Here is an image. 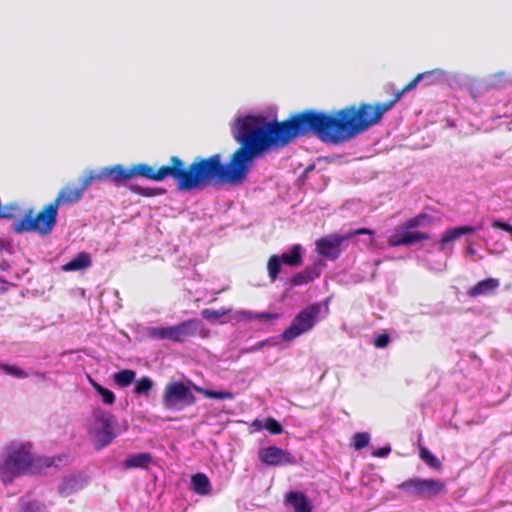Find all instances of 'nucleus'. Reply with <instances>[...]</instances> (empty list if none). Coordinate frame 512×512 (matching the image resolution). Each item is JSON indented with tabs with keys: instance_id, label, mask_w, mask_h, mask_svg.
I'll return each mask as SVG.
<instances>
[{
	"instance_id": "obj_22",
	"label": "nucleus",
	"mask_w": 512,
	"mask_h": 512,
	"mask_svg": "<svg viewBox=\"0 0 512 512\" xmlns=\"http://www.w3.org/2000/svg\"><path fill=\"white\" fill-rule=\"evenodd\" d=\"M191 483L194 491L199 495H207L210 492L209 478L203 473H197L192 476Z\"/></svg>"
},
{
	"instance_id": "obj_36",
	"label": "nucleus",
	"mask_w": 512,
	"mask_h": 512,
	"mask_svg": "<svg viewBox=\"0 0 512 512\" xmlns=\"http://www.w3.org/2000/svg\"><path fill=\"white\" fill-rule=\"evenodd\" d=\"M225 314V312L219 311V310H213V309H204L201 312V315L206 320H217L220 317H222Z\"/></svg>"
},
{
	"instance_id": "obj_37",
	"label": "nucleus",
	"mask_w": 512,
	"mask_h": 512,
	"mask_svg": "<svg viewBox=\"0 0 512 512\" xmlns=\"http://www.w3.org/2000/svg\"><path fill=\"white\" fill-rule=\"evenodd\" d=\"M390 341L388 334H380L374 340V345L377 348H385Z\"/></svg>"
},
{
	"instance_id": "obj_45",
	"label": "nucleus",
	"mask_w": 512,
	"mask_h": 512,
	"mask_svg": "<svg viewBox=\"0 0 512 512\" xmlns=\"http://www.w3.org/2000/svg\"><path fill=\"white\" fill-rule=\"evenodd\" d=\"M0 281H1V282H3V283H5V281H3V280H1V279H0Z\"/></svg>"
},
{
	"instance_id": "obj_2",
	"label": "nucleus",
	"mask_w": 512,
	"mask_h": 512,
	"mask_svg": "<svg viewBox=\"0 0 512 512\" xmlns=\"http://www.w3.org/2000/svg\"><path fill=\"white\" fill-rule=\"evenodd\" d=\"M433 73L444 74L440 69L417 74L394 97L386 102L370 104L362 102L357 105L345 106L333 112L306 109L301 111L310 134L323 143L342 144L362 134L370 127L378 124L383 115L400 101L402 96L415 89L418 83Z\"/></svg>"
},
{
	"instance_id": "obj_35",
	"label": "nucleus",
	"mask_w": 512,
	"mask_h": 512,
	"mask_svg": "<svg viewBox=\"0 0 512 512\" xmlns=\"http://www.w3.org/2000/svg\"><path fill=\"white\" fill-rule=\"evenodd\" d=\"M264 427L273 435H279L283 432L282 425L272 417L266 419Z\"/></svg>"
},
{
	"instance_id": "obj_5",
	"label": "nucleus",
	"mask_w": 512,
	"mask_h": 512,
	"mask_svg": "<svg viewBox=\"0 0 512 512\" xmlns=\"http://www.w3.org/2000/svg\"><path fill=\"white\" fill-rule=\"evenodd\" d=\"M200 326V320L188 319L172 326L150 327L147 330V334L152 339L183 343L190 338L196 337Z\"/></svg>"
},
{
	"instance_id": "obj_32",
	"label": "nucleus",
	"mask_w": 512,
	"mask_h": 512,
	"mask_svg": "<svg viewBox=\"0 0 512 512\" xmlns=\"http://www.w3.org/2000/svg\"><path fill=\"white\" fill-rule=\"evenodd\" d=\"M370 436L366 432H358L353 436V446L356 450L363 449L369 444Z\"/></svg>"
},
{
	"instance_id": "obj_20",
	"label": "nucleus",
	"mask_w": 512,
	"mask_h": 512,
	"mask_svg": "<svg viewBox=\"0 0 512 512\" xmlns=\"http://www.w3.org/2000/svg\"><path fill=\"white\" fill-rule=\"evenodd\" d=\"M279 258L287 266H300L302 264V246L299 244L293 245L288 252L282 253Z\"/></svg>"
},
{
	"instance_id": "obj_28",
	"label": "nucleus",
	"mask_w": 512,
	"mask_h": 512,
	"mask_svg": "<svg viewBox=\"0 0 512 512\" xmlns=\"http://www.w3.org/2000/svg\"><path fill=\"white\" fill-rule=\"evenodd\" d=\"M154 386L153 380L148 376H143L140 379L136 380L134 393L136 395H144L147 396L151 389Z\"/></svg>"
},
{
	"instance_id": "obj_42",
	"label": "nucleus",
	"mask_w": 512,
	"mask_h": 512,
	"mask_svg": "<svg viewBox=\"0 0 512 512\" xmlns=\"http://www.w3.org/2000/svg\"><path fill=\"white\" fill-rule=\"evenodd\" d=\"M466 253L470 255H474L476 253L475 249L472 246H468L466 248Z\"/></svg>"
},
{
	"instance_id": "obj_6",
	"label": "nucleus",
	"mask_w": 512,
	"mask_h": 512,
	"mask_svg": "<svg viewBox=\"0 0 512 512\" xmlns=\"http://www.w3.org/2000/svg\"><path fill=\"white\" fill-rule=\"evenodd\" d=\"M107 176L108 181L116 186L137 176L153 181H163L162 166L155 170L147 163H138L130 167H124L121 164L107 166Z\"/></svg>"
},
{
	"instance_id": "obj_30",
	"label": "nucleus",
	"mask_w": 512,
	"mask_h": 512,
	"mask_svg": "<svg viewBox=\"0 0 512 512\" xmlns=\"http://www.w3.org/2000/svg\"><path fill=\"white\" fill-rule=\"evenodd\" d=\"M419 456L429 467L436 470L442 468L441 462L426 447L420 448Z\"/></svg>"
},
{
	"instance_id": "obj_14",
	"label": "nucleus",
	"mask_w": 512,
	"mask_h": 512,
	"mask_svg": "<svg viewBox=\"0 0 512 512\" xmlns=\"http://www.w3.org/2000/svg\"><path fill=\"white\" fill-rule=\"evenodd\" d=\"M475 231V227L468 225L448 228L442 233L440 240L436 243L437 249L441 252L452 251L453 247L449 248L452 242L458 240L463 235L472 234Z\"/></svg>"
},
{
	"instance_id": "obj_44",
	"label": "nucleus",
	"mask_w": 512,
	"mask_h": 512,
	"mask_svg": "<svg viewBox=\"0 0 512 512\" xmlns=\"http://www.w3.org/2000/svg\"><path fill=\"white\" fill-rule=\"evenodd\" d=\"M263 345H264V343H263V342H258V343L256 344V346H255L253 349H259V348H261Z\"/></svg>"
},
{
	"instance_id": "obj_23",
	"label": "nucleus",
	"mask_w": 512,
	"mask_h": 512,
	"mask_svg": "<svg viewBox=\"0 0 512 512\" xmlns=\"http://www.w3.org/2000/svg\"><path fill=\"white\" fill-rule=\"evenodd\" d=\"M433 222L432 216L426 213H420L414 217L407 219L402 226L407 230H414L418 227L430 225Z\"/></svg>"
},
{
	"instance_id": "obj_9",
	"label": "nucleus",
	"mask_w": 512,
	"mask_h": 512,
	"mask_svg": "<svg viewBox=\"0 0 512 512\" xmlns=\"http://www.w3.org/2000/svg\"><path fill=\"white\" fill-rule=\"evenodd\" d=\"M398 489L421 499H431L446 492V485L439 479L410 478L398 485Z\"/></svg>"
},
{
	"instance_id": "obj_1",
	"label": "nucleus",
	"mask_w": 512,
	"mask_h": 512,
	"mask_svg": "<svg viewBox=\"0 0 512 512\" xmlns=\"http://www.w3.org/2000/svg\"><path fill=\"white\" fill-rule=\"evenodd\" d=\"M232 135L240 146L227 164L220 154L196 157L185 166L178 156H171L162 166L163 180L171 177L179 191L203 190L215 184H242L254 159L269 150H280L294 139L310 135L302 112L291 114L283 121H267L262 116H245L235 121Z\"/></svg>"
},
{
	"instance_id": "obj_25",
	"label": "nucleus",
	"mask_w": 512,
	"mask_h": 512,
	"mask_svg": "<svg viewBox=\"0 0 512 512\" xmlns=\"http://www.w3.org/2000/svg\"><path fill=\"white\" fill-rule=\"evenodd\" d=\"M193 389L196 392H198L210 399L225 400V399H233V397H234L233 393L230 391H214V390H209V389L199 387L197 385H193Z\"/></svg>"
},
{
	"instance_id": "obj_4",
	"label": "nucleus",
	"mask_w": 512,
	"mask_h": 512,
	"mask_svg": "<svg viewBox=\"0 0 512 512\" xmlns=\"http://www.w3.org/2000/svg\"><path fill=\"white\" fill-rule=\"evenodd\" d=\"M58 209L50 202L37 214L33 209L25 212L24 216L12 224L16 234L36 232L41 236L49 235L57 223Z\"/></svg>"
},
{
	"instance_id": "obj_24",
	"label": "nucleus",
	"mask_w": 512,
	"mask_h": 512,
	"mask_svg": "<svg viewBox=\"0 0 512 512\" xmlns=\"http://www.w3.org/2000/svg\"><path fill=\"white\" fill-rule=\"evenodd\" d=\"M128 189L130 192L135 193L137 195L143 196V197H155L158 195H163L166 190L164 188H150V187H142L137 184H131L128 186Z\"/></svg>"
},
{
	"instance_id": "obj_27",
	"label": "nucleus",
	"mask_w": 512,
	"mask_h": 512,
	"mask_svg": "<svg viewBox=\"0 0 512 512\" xmlns=\"http://www.w3.org/2000/svg\"><path fill=\"white\" fill-rule=\"evenodd\" d=\"M105 180H108L107 166L103 167L100 171H90L88 175L82 179L81 184L86 191L92 182Z\"/></svg>"
},
{
	"instance_id": "obj_8",
	"label": "nucleus",
	"mask_w": 512,
	"mask_h": 512,
	"mask_svg": "<svg viewBox=\"0 0 512 512\" xmlns=\"http://www.w3.org/2000/svg\"><path fill=\"white\" fill-rule=\"evenodd\" d=\"M321 304L313 303L302 309L292 320L290 326L282 333V339L290 342L310 331L318 321Z\"/></svg>"
},
{
	"instance_id": "obj_7",
	"label": "nucleus",
	"mask_w": 512,
	"mask_h": 512,
	"mask_svg": "<svg viewBox=\"0 0 512 512\" xmlns=\"http://www.w3.org/2000/svg\"><path fill=\"white\" fill-rule=\"evenodd\" d=\"M192 381H170L163 390L162 404L167 410H181L196 403V397L191 391Z\"/></svg>"
},
{
	"instance_id": "obj_40",
	"label": "nucleus",
	"mask_w": 512,
	"mask_h": 512,
	"mask_svg": "<svg viewBox=\"0 0 512 512\" xmlns=\"http://www.w3.org/2000/svg\"><path fill=\"white\" fill-rule=\"evenodd\" d=\"M23 512H43V509L39 506L30 504L26 507V509Z\"/></svg>"
},
{
	"instance_id": "obj_19",
	"label": "nucleus",
	"mask_w": 512,
	"mask_h": 512,
	"mask_svg": "<svg viewBox=\"0 0 512 512\" xmlns=\"http://www.w3.org/2000/svg\"><path fill=\"white\" fill-rule=\"evenodd\" d=\"M319 276L320 272L315 267H306L293 275L290 282L293 286H301L314 281Z\"/></svg>"
},
{
	"instance_id": "obj_11",
	"label": "nucleus",
	"mask_w": 512,
	"mask_h": 512,
	"mask_svg": "<svg viewBox=\"0 0 512 512\" xmlns=\"http://www.w3.org/2000/svg\"><path fill=\"white\" fill-rule=\"evenodd\" d=\"M373 235L374 232L368 228H359L349 231L345 235L331 234L316 241L318 252L326 258L337 259L340 255V245L345 241L357 235Z\"/></svg>"
},
{
	"instance_id": "obj_16",
	"label": "nucleus",
	"mask_w": 512,
	"mask_h": 512,
	"mask_svg": "<svg viewBox=\"0 0 512 512\" xmlns=\"http://www.w3.org/2000/svg\"><path fill=\"white\" fill-rule=\"evenodd\" d=\"M500 285L496 278H487L479 281L474 286L468 289L467 295L470 297H479L493 293Z\"/></svg>"
},
{
	"instance_id": "obj_39",
	"label": "nucleus",
	"mask_w": 512,
	"mask_h": 512,
	"mask_svg": "<svg viewBox=\"0 0 512 512\" xmlns=\"http://www.w3.org/2000/svg\"><path fill=\"white\" fill-rule=\"evenodd\" d=\"M390 447H381L373 452L374 457H386L390 453Z\"/></svg>"
},
{
	"instance_id": "obj_10",
	"label": "nucleus",
	"mask_w": 512,
	"mask_h": 512,
	"mask_svg": "<svg viewBox=\"0 0 512 512\" xmlns=\"http://www.w3.org/2000/svg\"><path fill=\"white\" fill-rule=\"evenodd\" d=\"M93 417L92 434L96 442V449L100 450L108 446L116 437L113 416L106 411L97 409L94 411Z\"/></svg>"
},
{
	"instance_id": "obj_21",
	"label": "nucleus",
	"mask_w": 512,
	"mask_h": 512,
	"mask_svg": "<svg viewBox=\"0 0 512 512\" xmlns=\"http://www.w3.org/2000/svg\"><path fill=\"white\" fill-rule=\"evenodd\" d=\"M152 461L150 453H139L128 457L124 461L126 469L146 468Z\"/></svg>"
},
{
	"instance_id": "obj_17",
	"label": "nucleus",
	"mask_w": 512,
	"mask_h": 512,
	"mask_svg": "<svg viewBox=\"0 0 512 512\" xmlns=\"http://www.w3.org/2000/svg\"><path fill=\"white\" fill-rule=\"evenodd\" d=\"M92 265V259L89 253L80 252L69 262L62 266L65 272L81 271L89 268Z\"/></svg>"
},
{
	"instance_id": "obj_34",
	"label": "nucleus",
	"mask_w": 512,
	"mask_h": 512,
	"mask_svg": "<svg viewBox=\"0 0 512 512\" xmlns=\"http://www.w3.org/2000/svg\"><path fill=\"white\" fill-rule=\"evenodd\" d=\"M0 368L7 374L17 378H26L28 375L22 369L14 365L1 364Z\"/></svg>"
},
{
	"instance_id": "obj_33",
	"label": "nucleus",
	"mask_w": 512,
	"mask_h": 512,
	"mask_svg": "<svg viewBox=\"0 0 512 512\" xmlns=\"http://www.w3.org/2000/svg\"><path fill=\"white\" fill-rule=\"evenodd\" d=\"M18 206L16 204H2L0 202V218H14Z\"/></svg>"
},
{
	"instance_id": "obj_31",
	"label": "nucleus",
	"mask_w": 512,
	"mask_h": 512,
	"mask_svg": "<svg viewBox=\"0 0 512 512\" xmlns=\"http://www.w3.org/2000/svg\"><path fill=\"white\" fill-rule=\"evenodd\" d=\"M281 260L278 255H272L267 262L268 275L271 281H275L281 270Z\"/></svg>"
},
{
	"instance_id": "obj_3",
	"label": "nucleus",
	"mask_w": 512,
	"mask_h": 512,
	"mask_svg": "<svg viewBox=\"0 0 512 512\" xmlns=\"http://www.w3.org/2000/svg\"><path fill=\"white\" fill-rule=\"evenodd\" d=\"M6 452V458L0 465V475L5 483L11 482L16 476L35 473L38 467H51L56 461L52 457H35L29 442H12L7 446Z\"/></svg>"
},
{
	"instance_id": "obj_41",
	"label": "nucleus",
	"mask_w": 512,
	"mask_h": 512,
	"mask_svg": "<svg viewBox=\"0 0 512 512\" xmlns=\"http://www.w3.org/2000/svg\"><path fill=\"white\" fill-rule=\"evenodd\" d=\"M70 490L68 488L67 485L63 486L61 489H60V494L64 497L68 496L70 494Z\"/></svg>"
},
{
	"instance_id": "obj_12",
	"label": "nucleus",
	"mask_w": 512,
	"mask_h": 512,
	"mask_svg": "<svg viewBox=\"0 0 512 512\" xmlns=\"http://www.w3.org/2000/svg\"><path fill=\"white\" fill-rule=\"evenodd\" d=\"M429 239L430 235L427 232L407 230L401 225L396 228L395 234L388 237L387 243L391 247L409 246Z\"/></svg>"
},
{
	"instance_id": "obj_38",
	"label": "nucleus",
	"mask_w": 512,
	"mask_h": 512,
	"mask_svg": "<svg viewBox=\"0 0 512 512\" xmlns=\"http://www.w3.org/2000/svg\"><path fill=\"white\" fill-rule=\"evenodd\" d=\"M251 318L261 319L264 321H272L277 319L279 316L275 313H268V312H262V313H255L251 314Z\"/></svg>"
},
{
	"instance_id": "obj_43",
	"label": "nucleus",
	"mask_w": 512,
	"mask_h": 512,
	"mask_svg": "<svg viewBox=\"0 0 512 512\" xmlns=\"http://www.w3.org/2000/svg\"><path fill=\"white\" fill-rule=\"evenodd\" d=\"M253 426H254V427H257L258 429L262 427V426H261V423H260L258 420H255V421L253 422Z\"/></svg>"
},
{
	"instance_id": "obj_15",
	"label": "nucleus",
	"mask_w": 512,
	"mask_h": 512,
	"mask_svg": "<svg viewBox=\"0 0 512 512\" xmlns=\"http://www.w3.org/2000/svg\"><path fill=\"white\" fill-rule=\"evenodd\" d=\"M85 189L82 184L74 186L72 184L65 185L58 193L57 197L51 202L57 209L60 206L71 205L77 203L83 196Z\"/></svg>"
},
{
	"instance_id": "obj_29",
	"label": "nucleus",
	"mask_w": 512,
	"mask_h": 512,
	"mask_svg": "<svg viewBox=\"0 0 512 512\" xmlns=\"http://www.w3.org/2000/svg\"><path fill=\"white\" fill-rule=\"evenodd\" d=\"M89 380H90V383H91L92 387L94 388V390L99 395H101L102 401L105 404L112 405L115 402V395H114V393L111 390L101 386L99 383H97L96 381L92 380L91 378Z\"/></svg>"
},
{
	"instance_id": "obj_18",
	"label": "nucleus",
	"mask_w": 512,
	"mask_h": 512,
	"mask_svg": "<svg viewBox=\"0 0 512 512\" xmlns=\"http://www.w3.org/2000/svg\"><path fill=\"white\" fill-rule=\"evenodd\" d=\"M286 501L293 506L295 512H311L312 507L307 497L301 492H289Z\"/></svg>"
},
{
	"instance_id": "obj_26",
	"label": "nucleus",
	"mask_w": 512,
	"mask_h": 512,
	"mask_svg": "<svg viewBox=\"0 0 512 512\" xmlns=\"http://www.w3.org/2000/svg\"><path fill=\"white\" fill-rule=\"evenodd\" d=\"M136 372L124 369L114 374V381L120 387H128L135 380Z\"/></svg>"
},
{
	"instance_id": "obj_13",
	"label": "nucleus",
	"mask_w": 512,
	"mask_h": 512,
	"mask_svg": "<svg viewBox=\"0 0 512 512\" xmlns=\"http://www.w3.org/2000/svg\"><path fill=\"white\" fill-rule=\"evenodd\" d=\"M260 460L269 466H282L294 464V457L288 451L277 446H270L259 451Z\"/></svg>"
}]
</instances>
